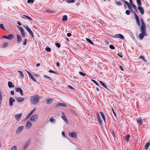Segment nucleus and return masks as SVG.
Instances as JSON below:
<instances>
[{
	"label": "nucleus",
	"instance_id": "nucleus-1",
	"mask_svg": "<svg viewBox=\"0 0 150 150\" xmlns=\"http://www.w3.org/2000/svg\"><path fill=\"white\" fill-rule=\"evenodd\" d=\"M141 25L140 26V30L141 33L139 35V38L140 40H142L144 36L147 35L146 32V27L144 20L142 18L140 19Z\"/></svg>",
	"mask_w": 150,
	"mask_h": 150
},
{
	"label": "nucleus",
	"instance_id": "nucleus-2",
	"mask_svg": "<svg viewBox=\"0 0 150 150\" xmlns=\"http://www.w3.org/2000/svg\"><path fill=\"white\" fill-rule=\"evenodd\" d=\"M40 97L38 94H35L30 97V102L33 105H36L39 102Z\"/></svg>",
	"mask_w": 150,
	"mask_h": 150
},
{
	"label": "nucleus",
	"instance_id": "nucleus-3",
	"mask_svg": "<svg viewBox=\"0 0 150 150\" xmlns=\"http://www.w3.org/2000/svg\"><path fill=\"white\" fill-rule=\"evenodd\" d=\"M17 27L18 29L21 32V33L22 37L23 38L25 37L26 36L27 34L26 33L24 32V30L23 28L18 26H17Z\"/></svg>",
	"mask_w": 150,
	"mask_h": 150
},
{
	"label": "nucleus",
	"instance_id": "nucleus-4",
	"mask_svg": "<svg viewBox=\"0 0 150 150\" xmlns=\"http://www.w3.org/2000/svg\"><path fill=\"white\" fill-rule=\"evenodd\" d=\"M38 115L37 114H35L32 116L30 119V120L32 122H36L38 119Z\"/></svg>",
	"mask_w": 150,
	"mask_h": 150
},
{
	"label": "nucleus",
	"instance_id": "nucleus-5",
	"mask_svg": "<svg viewBox=\"0 0 150 150\" xmlns=\"http://www.w3.org/2000/svg\"><path fill=\"white\" fill-rule=\"evenodd\" d=\"M134 15L135 17V18L136 20L137 24L139 26H140V23L139 21V18L137 15L134 12Z\"/></svg>",
	"mask_w": 150,
	"mask_h": 150
},
{
	"label": "nucleus",
	"instance_id": "nucleus-6",
	"mask_svg": "<svg viewBox=\"0 0 150 150\" xmlns=\"http://www.w3.org/2000/svg\"><path fill=\"white\" fill-rule=\"evenodd\" d=\"M24 27L25 28L27 31L30 33V34L33 37H34V35L33 34L31 30L30 29V28L28 27V26L27 25H23Z\"/></svg>",
	"mask_w": 150,
	"mask_h": 150
},
{
	"label": "nucleus",
	"instance_id": "nucleus-7",
	"mask_svg": "<svg viewBox=\"0 0 150 150\" xmlns=\"http://www.w3.org/2000/svg\"><path fill=\"white\" fill-rule=\"evenodd\" d=\"M30 141L28 140L25 142L24 145L23 146V149L24 150H26V148L28 147L30 142Z\"/></svg>",
	"mask_w": 150,
	"mask_h": 150
},
{
	"label": "nucleus",
	"instance_id": "nucleus-8",
	"mask_svg": "<svg viewBox=\"0 0 150 150\" xmlns=\"http://www.w3.org/2000/svg\"><path fill=\"white\" fill-rule=\"evenodd\" d=\"M113 37L116 38H119L122 40H124V36L122 34H116Z\"/></svg>",
	"mask_w": 150,
	"mask_h": 150
},
{
	"label": "nucleus",
	"instance_id": "nucleus-9",
	"mask_svg": "<svg viewBox=\"0 0 150 150\" xmlns=\"http://www.w3.org/2000/svg\"><path fill=\"white\" fill-rule=\"evenodd\" d=\"M69 135L70 137L74 138H76L77 137L76 134L74 132H72L69 133Z\"/></svg>",
	"mask_w": 150,
	"mask_h": 150
},
{
	"label": "nucleus",
	"instance_id": "nucleus-10",
	"mask_svg": "<svg viewBox=\"0 0 150 150\" xmlns=\"http://www.w3.org/2000/svg\"><path fill=\"white\" fill-rule=\"evenodd\" d=\"M2 37L4 38H6L9 40H11L13 38V36L11 34H10L8 36L3 35Z\"/></svg>",
	"mask_w": 150,
	"mask_h": 150
},
{
	"label": "nucleus",
	"instance_id": "nucleus-11",
	"mask_svg": "<svg viewBox=\"0 0 150 150\" xmlns=\"http://www.w3.org/2000/svg\"><path fill=\"white\" fill-rule=\"evenodd\" d=\"M15 101V100L13 98L10 97L9 100V105L10 106H12L13 104V102Z\"/></svg>",
	"mask_w": 150,
	"mask_h": 150
},
{
	"label": "nucleus",
	"instance_id": "nucleus-12",
	"mask_svg": "<svg viewBox=\"0 0 150 150\" xmlns=\"http://www.w3.org/2000/svg\"><path fill=\"white\" fill-rule=\"evenodd\" d=\"M15 98L16 100L19 102H22L24 100V99L23 97H15Z\"/></svg>",
	"mask_w": 150,
	"mask_h": 150
},
{
	"label": "nucleus",
	"instance_id": "nucleus-13",
	"mask_svg": "<svg viewBox=\"0 0 150 150\" xmlns=\"http://www.w3.org/2000/svg\"><path fill=\"white\" fill-rule=\"evenodd\" d=\"M32 124L30 121L27 122L26 125V127L27 129H30L32 126Z\"/></svg>",
	"mask_w": 150,
	"mask_h": 150
},
{
	"label": "nucleus",
	"instance_id": "nucleus-14",
	"mask_svg": "<svg viewBox=\"0 0 150 150\" xmlns=\"http://www.w3.org/2000/svg\"><path fill=\"white\" fill-rule=\"evenodd\" d=\"M22 114L21 113L17 114L15 115V118L17 121L19 120L22 116Z\"/></svg>",
	"mask_w": 150,
	"mask_h": 150
},
{
	"label": "nucleus",
	"instance_id": "nucleus-15",
	"mask_svg": "<svg viewBox=\"0 0 150 150\" xmlns=\"http://www.w3.org/2000/svg\"><path fill=\"white\" fill-rule=\"evenodd\" d=\"M138 9L142 15H143L144 13L143 8L141 6H138Z\"/></svg>",
	"mask_w": 150,
	"mask_h": 150
},
{
	"label": "nucleus",
	"instance_id": "nucleus-16",
	"mask_svg": "<svg viewBox=\"0 0 150 150\" xmlns=\"http://www.w3.org/2000/svg\"><path fill=\"white\" fill-rule=\"evenodd\" d=\"M23 126H20L19 127L18 129L16 131V133L17 134L18 133L21 132V131L23 129Z\"/></svg>",
	"mask_w": 150,
	"mask_h": 150
},
{
	"label": "nucleus",
	"instance_id": "nucleus-17",
	"mask_svg": "<svg viewBox=\"0 0 150 150\" xmlns=\"http://www.w3.org/2000/svg\"><path fill=\"white\" fill-rule=\"evenodd\" d=\"M53 99L47 98L46 99V102L47 104H49L52 103L53 102Z\"/></svg>",
	"mask_w": 150,
	"mask_h": 150
},
{
	"label": "nucleus",
	"instance_id": "nucleus-18",
	"mask_svg": "<svg viewBox=\"0 0 150 150\" xmlns=\"http://www.w3.org/2000/svg\"><path fill=\"white\" fill-rule=\"evenodd\" d=\"M16 91L17 92H20V93L22 96L23 95V92L22 89L18 87L16 88Z\"/></svg>",
	"mask_w": 150,
	"mask_h": 150
},
{
	"label": "nucleus",
	"instance_id": "nucleus-19",
	"mask_svg": "<svg viewBox=\"0 0 150 150\" xmlns=\"http://www.w3.org/2000/svg\"><path fill=\"white\" fill-rule=\"evenodd\" d=\"M35 109L36 108H35L31 111V112L27 115L26 117V119L28 118L33 114V113L35 111Z\"/></svg>",
	"mask_w": 150,
	"mask_h": 150
},
{
	"label": "nucleus",
	"instance_id": "nucleus-20",
	"mask_svg": "<svg viewBox=\"0 0 150 150\" xmlns=\"http://www.w3.org/2000/svg\"><path fill=\"white\" fill-rule=\"evenodd\" d=\"M62 106V107H67L66 105L65 104L63 103H58L57 105V107H58V106Z\"/></svg>",
	"mask_w": 150,
	"mask_h": 150
},
{
	"label": "nucleus",
	"instance_id": "nucleus-21",
	"mask_svg": "<svg viewBox=\"0 0 150 150\" xmlns=\"http://www.w3.org/2000/svg\"><path fill=\"white\" fill-rule=\"evenodd\" d=\"M137 123H139L140 125H142L143 123V121L141 118H139L137 120Z\"/></svg>",
	"mask_w": 150,
	"mask_h": 150
},
{
	"label": "nucleus",
	"instance_id": "nucleus-22",
	"mask_svg": "<svg viewBox=\"0 0 150 150\" xmlns=\"http://www.w3.org/2000/svg\"><path fill=\"white\" fill-rule=\"evenodd\" d=\"M8 86L9 88H11L14 87V86L12 82L8 81Z\"/></svg>",
	"mask_w": 150,
	"mask_h": 150
},
{
	"label": "nucleus",
	"instance_id": "nucleus-23",
	"mask_svg": "<svg viewBox=\"0 0 150 150\" xmlns=\"http://www.w3.org/2000/svg\"><path fill=\"white\" fill-rule=\"evenodd\" d=\"M17 41L18 42H19L21 41V36L19 35H17Z\"/></svg>",
	"mask_w": 150,
	"mask_h": 150
},
{
	"label": "nucleus",
	"instance_id": "nucleus-24",
	"mask_svg": "<svg viewBox=\"0 0 150 150\" xmlns=\"http://www.w3.org/2000/svg\"><path fill=\"white\" fill-rule=\"evenodd\" d=\"M130 5L131 6V7L133 8L135 11H137V7L133 3L131 4Z\"/></svg>",
	"mask_w": 150,
	"mask_h": 150
},
{
	"label": "nucleus",
	"instance_id": "nucleus-25",
	"mask_svg": "<svg viewBox=\"0 0 150 150\" xmlns=\"http://www.w3.org/2000/svg\"><path fill=\"white\" fill-rule=\"evenodd\" d=\"M150 144L149 142H147L145 144L144 146V148L146 150H147L150 146Z\"/></svg>",
	"mask_w": 150,
	"mask_h": 150
},
{
	"label": "nucleus",
	"instance_id": "nucleus-26",
	"mask_svg": "<svg viewBox=\"0 0 150 150\" xmlns=\"http://www.w3.org/2000/svg\"><path fill=\"white\" fill-rule=\"evenodd\" d=\"M24 17H22L21 18H22L26 19L27 18L28 20H32V19L30 18V17H29L28 16H26V15H24Z\"/></svg>",
	"mask_w": 150,
	"mask_h": 150
},
{
	"label": "nucleus",
	"instance_id": "nucleus-27",
	"mask_svg": "<svg viewBox=\"0 0 150 150\" xmlns=\"http://www.w3.org/2000/svg\"><path fill=\"white\" fill-rule=\"evenodd\" d=\"M100 114L101 116H102V117L103 118V119L104 121L105 122V116L104 115V114L102 112H100Z\"/></svg>",
	"mask_w": 150,
	"mask_h": 150
},
{
	"label": "nucleus",
	"instance_id": "nucleus-28",
	"mask_svg": "<svg viewBox=\"0 0 150 150\" xmlns=\"http://www.w3.org/2000/svg\"><path fill=\"white\" fill-rule=\"evenodd\" d=\"M86 40L90 44L93 45L94 43L90 39L88 38H86Z\"/></svg>",
	"mask_w": 150,
	"mask_h": 150
},
{
	"label": "nucleus",
	"instance_id": "nucleus-29",
	"mask_svg": "<svg viewBox=\"0 0 150 150\" xmlns=\"http://www.w3.org/2000/svg\"><path fill=\"white\" fill-rule=\"evenodd\" d=\"M18 72L20 74V76L21 78V79H23L24 77V75H23V72L21 71H18Z\"/></svg>",
	"mask_w": 150,
	"mask_h": 150
},
{
	"label": "nucleus",
	"instance_id": "nucleus-30",
	"mask_svg": "<svg viewBox=\"0 0 150 150\" xmlns=\"http://www.w3.org/2000/svg\"><path fill=\"white\" fill-rule=\"evenodd\" d=\"M67 15H64L63 16L62 21H65L67 20Z\"/></svg>",
	"mask_w": 150,
	"mask_h": 150
},
{
	"label": "nucleus",
	"instance_id": "nucleus-31",
	"mask_svg": "<svg viewBox=\"0 0 150 150\" xmlns=\"http://www.w3.org/2000/svg\"><path fill=\"white\" fill-rule=\"evenodd\" d=\"M29 76L32 80H33L35 82H37L36 79L32 74L30 75Z\"/></svg>",
	"mask_w": 150,
	"mask_h": 150
},
{
	"label": "nucleus",
	"instance_id": "nucleus-32",
	"mask_svg": "<svg viewBox=\"0 0 150 150\" xmlns=\"http://www.w3.org/2000/svg\"><path fill=\"white\" fill-rule=\"evenodd\" d=\"M137 2L138 6H141L142 5V3L141 1V0H137Z\"/></svg>",
	"mask_w": 150,
	"mask_h": 150
},
{
	"label": "nucleus",
	"instance_id": "nucleus-33",
	"mask_svg": "<svg viewBox=\"0 0 150 150\" xmlns=\"http://www.w3.org/2000/svg\"><path fill=\"white\" fill-rule=\"evenodd\" d=\"M79 74L80 75L82 76L83 77H85L86 76H87L86 74L84 73L81 71H79Z\"/></svg>",
	"mask_w": 150,
	"mask_h": 150
},
{
	"label": "nucleus",
	"instance_id": "nucleus-34",
	"mask_svg": "<svg viewBox=\"0 0 150 150\" xmlns=\"http://www.w3.org/2000/svg\"><path fill=\"white\" fill-rule=\"evenodd\" d=\"M100 82L102 84V86L106 89H107V86L101 81H100Z\"/></svg>",
	"mask_w": 150,
	"mask_h": 150
},
{
	"label": "nucleus",
	"instance_id": "nucleus-35",
	"mask_svg": "<svg viewBox=\"0 0 150 150\" xmlns=\"http://www.w3.org/2000/svg\"><path fill=\"white\" fill-rule=\"evenodd\" d=\"M139 58L140 59H142L144 62H146V59H145V57L144 56H142L141 55L139 57Z\"/></svg>",
	"mask_w": 150,
	"mask_h": 150
},
{
	"label": "nucleus",
	"instance_id": "nucleus-36",
	"mask_svg": "<svg viewBox=\"0 0 150 150\" xmlns=\"http://www.w3.org/2000/svg\"><path fill=\"white\" fill-rule=\"evenodd\" d=\"M116 4L118 6H121L122 5V3L120 1H115Z\"/></svg>",
	"mask_w": 150,
	"mask_h": 150
},
{
	"label": "nucleus",
	"instance_id": "nucleus-37",
	"mask_svg": "<svg viewBox=\"0 0 150 150\" xmlns=\"http://www.w3.org/2000/svg\"><path fill=\"white\" fill-rule=\"evenodd\" d=\"M98 123L100 125H101L102 124V121L100 118L98 119Z\"/></svg>",
	"mask_w": 150,
	"mask_h": 150
},
{
	"label": "nucleus",
	"instance_id": "nucleus-38",
	"mask_svg": "<svg viewBox=\"0 0 150 150\" xmlns=\"http://www.w3.org/2000/svg\"><path fill=\"white\" fill-rule=\"evenodd\" d=\"M0 28L3 29L4 30H5L6 29L4 27L3 24H0Z\"/></svg>",
	"mask_w": 150,
	"mask_h": 150
},
{
	"label": "nucleus",
	"instance_id": "nucleus-39",
	"mask_svg": "<svg viewBox=\"0 0 150 150\" xmlns=\"http://www.w3.org/2000/svg\"><path fill=\"white\" fill-rule=\"evenodd\" d=\"M45 50L47 52H50L51 51V49L49 47H47L45 48Z\"/></svg>",
	"mask_w": 150,
	"mask_h": 150
},
{
	"label": "nucleus",
	"instance_id": "nucleus-40",
	"mask_svg": "<svg viewBox=\"0 0 150 150\" xmlns=\"http://www.w3.org/2000/svg\"><path fill=\"white\" fill-rule=\"evenodd\" d=\"M17 150V147L16 146H12L11 148V150Z\"/></svg>",
	"mask_w": 150,
	"mask_h": 150
},
{
	"label": "nucleus",
	"instance_id": "nucleus-41",
	"mask_svg": "<svg viewBox=\"0 0 150 150\" xmlns=\"http://www.w3.org/2000/svg\"><path fill=\"white\" fill-rule=\"evenodd\" d=\"M75 0H67V2L68 3H71L74 2Z\"/></svg>",
	"mask_w": 150,
	"mask_h": 150
},
{
	"label": "nucleus",
	"instance_id": "nucleus-42",
	"mask_svg": "<svg viewBox=\"0 0 150 150\" xmlns=\"http://www.w3.org/2000/svg\"><path fill=\"white\" fill-rule=\"evenodd\" d=\"M117 54L118 56L119 57H122L123 56L122 55V54L121 52H120V53H118Z\"/></svg>",
	"mask_w": 150,
	"mask_h": 150
},
{
	"label": "nucleus",
	"instance_id": "nucleus-43",
	"mask_svg": "<svg viewBox=\"0 0 150 150\" xmlns=\"http://www.w3.org/2000/svg\"><path fill=\"white\" fill-rule=\"evenodd\" d=\"M27 40L25 38L24 40V41H23V45H25L26 44V42Z\"/></svg>",
	"mask_w": 150,
	"mask_h": 150
},
{
	"label": "nucleus",
	"instance_id": "nucleus-44",
	"mask_svg": "<svg viewBox=\"0 0 150 150\" xmlns=\"http://www.w3.org/2000/svg\"><path fill=\"white\" fill-rule=\"evenodd\" d=\"M91 80L93 82V83H94L96 84L98 86H99L98 84L97 83L96 81L95 80H94L91 79Z\"/></svg>",
	"mask_w": 150,
	"mask_h": 150
},
{
	"label": "nucleus",
	"instance_id": "nucleus-45",
	"mask_svg": "<svg viewBox=\"0 0 150 150\" xmlns=\"http://www.w3.org/2000/svg\"><path fill=\"white\" fill-rule=\"evenodd\" d=\"M130 11L128 10H126L125 12V13L127 15H129L130 14Z\"/></svg>",
	"mask_w": 150,
	"mask_h": 150
},
{
	"label": "nucleus",
	"instance_id": "nucleus-46",
	"mask_svg": "<svg viewBox=\"0 0 150 150\" xmlns=\"http://www.w3.org/2000/svg\"><path fill=\"white\" fill-rule=\"evenodd\" d=\"M50 122H55V120L54 119V118L52 117H50Z\"/></svg>",
	"mask_w": 150,
	"mask_h": 150
},
{
	"label": "nucleus",
	"instance_id": "nucleus-47",
	"mask_svg": "<svg viewBox=\"0 0 150 150\" xmlns=\"http://www.w3.org/2000/svg\"><path fill=\"white\" fill-rule=\"evenodd\" d=\"M55 45L58 48H59L61 46L60 44L58 43H56Z\"/></svg>",
	"mask_w": 150,
	"mask_h": 150
},
{
	"label": "nucleus",
	"instance_id": "nucleus-48",
	"mask_svg": "<svg viewBox=\"0 0 150 150\" xmlns=\"http://www.w3.org/2000/svg\"><path fill=\"white\" fill-rule=\"evenodd\" d=\"M44 77L45 78H47L48 79H51V77H50L49 76H47L46 75H44Z\"/></svg>",
	"mask_w": 150,
	"mask_h": 150
},
{
	"label": "nucleus",
	"instance_id": "nucleus-49",
	"mask_svg": "<svg viewBox=\"0 0 150 150\" xmlns=\"http://www.w3.org/2000/svg\"><path fill=\"white\" fill-rule=\"evenodd\" d=\"M34 1V0H28L27 2L28 3H33Z\"/></svg>",
	"mask_w": 150,
	"mask_h": 150
},
{
	"label": "nucleus",
	"instance_id": "nucleus-50",
	"mask_svg": "<svg viewBox=\"0 0 150 150\" xmlns=\"http://www.w3.org/2000/svg\"><path fill=\"white\" fill-rule=\"evenodd\" d=\"M126 139L127 140V141H128V139L130 137V135L128 134H127L126 136Z\"/></svg>",
	"mask_w": 150,
	"mask_h": 150
},
{
	"label": "nucleus",
	"instance_id": "nucleus-51",
	"mask_svg": "<svg viewBox=\"0 0 150 150\" xmlns=\"http://www.w3.org/2000/svg\"><path fill=\"white\" fill-rule=\"evenodd\" d=\"M110 48L114 50L115 49V47L112 45H110L109 46Z\"/></svg>",
	"mask_w": 150,
	"mask_h": 150
},
{
	"label": "nucleus",
	"instance_id": "nucleus-52",
	"mask_svg": "<svg viewBox=\"0 0 150 150\" xmlns=\"http://www.w3.org/2000/svg\"><path fill=\"white\" fill-rule=\"evenodd\" d=\"M111 110H112V111L114 115H115V117H116V114L115 113V112L114 111V110L113 108L112 107Z\"/></svg>",
	"mask_w": 150,
	"mask_h": 150
},
{
	"label": "nucleus",
	"instance_id": "nucleus-53",
	"mask_svg": "<svg viewBox=\"0 0 150 150\" xmlns=\"http://www.w3.org/2000/svg\"><path fill=\"white\" fill-rule=\"evenodd\" d=\"M62 118L64 121L67 120L66 116L64 115L62 116Z\"/></svg>",
	"mask_w": 150,
	"mask_h": 150
},
{
	"label": "nucleus",
	"instance_id": "nucleus-54",
	"mask_svg": "<svg viewBox=\"0 0 150 150\" xmlns=\"http://www.w3.org/2000/svg\"><path fill=\"white\" fill-rule=\"evenodd\" d=\"M128 8L130 9L131 11H132V7L130 5V4H129L127 6Z\"/></svg>",
	"mask_w": 150,
	"mask_h": 150
},
{
	"label": "nucleus",
	"instance_id": "nucleus-55",
	"mask_svg": "<svg viewBox=\"0 0 150 150\" xmlns=\"http://www.w3.org/2000/svg\"><path fill=\"white\" fill-rule=\"evenodd\" d=\"M122 1H123V2H124L125 4H126V5L127 6L128 5H129V3L126 1H125V0H122Z\"/></svg>",
	"mask_w": 150,
	"mask_h": 150
},
{
	"label": "nucleus",
	"instance_id": "nucleus-56",
	"mask_svg": "<svg viewBox=\"0 0 150 150\" xmlns=\"http://www.w3.org/2000/svg\"><path fill=\"white\" fill-rule=\"evenodd\" d=\"M7 42H5L4 43V44H3V47H6L7 46Z\"/></svg>",
	"mask_w": 150,
	"mask_h": 150
},
{
	"label": "nucleus",
	"instance_id": "nucleus-57",
	"mask_svg": "<svg viewBox=\"0 0 150 150\" xmlns=\"http://www.w3.org/2000/svg\"><path fill=\"white\" fill-rule=\"evenodd\" d=\"M68 87L70 89H73L74 90V88L70 85H69L68 86Z\"/></svg>",
	"mask_w": 150,
	"mask_h": 150
},
{
	"label": "nucleus",
	"instance_id": "nucleus-58",
	"mask_svg": "<svg viewBox=\"0 0 150 150\" xmlns=\"http://www.w3.org/2000/svg\"><path fill=\"white\" fill-rule=\"evenodd\" d=\"M96 115H97V118L98 119L99 118H100V116L98 113V112L97 113Z\"/></svg>",
	"mask_w": 150,
	"mask_h": 150
},
{
	"label": "nucleus",
	"instance_id": "nucleus-59",
	"mask_svg": "<svg viewBox=\"0 0 150 150\" xmlns=\"http://www.w3.org/2000/svg\"><path fill=\"white\" fill-rule=\"evenodd\" d=\"M119 68H120V70H121V71H124V69L121 66H120Z\"/></svg>",
	"mask_w": 150,
	"mask_h": 150
},
{
	"label": "nucleus",
	"instance_id": "nucleus-60",
	"mask_svg": "<svg viewBox=\"0 0 150 150\" xmlns=\"http://www.w3.org/2000/svg\"><path fill=\"white\" fill-rule=\"evenodd\" d=\"M67 35L68 37H70L71 36V34L70 33H68L67 34Z\"/></svg>",
	"mask_w": 150,
	"mask_h": 150
},
{
	"label": "nucleus",
	"instance_id": "nucleus-61",
	"mask_svg": "<svg viewBox=\"0 0 150 150\" xmlns=\"http://www.w3.org/2000/svg\"><path fill=\"white\" fill-rule=\"evenodd\" d=\"M48 71L50 73H55L53 70H49Z\"/></svg>",
	"mask_w": 150,
	"mask_h": 150
},
{
	"label": "nucleus",
	"instance_id": "nucleus-62",
	"mask_svg": "<svg viewBox=\"0 0 150 150\" xmlns=\"http://www.w3.org/2000/svg\"><path fill=\"white\" fill-rule=\"evenodd\" d=\"M11 93L12 95H13L14 94V91H11Z\"/></svg>",
	"mask_w": 150,
	"mask_h": 150
},
{
	"label": "nucleus",
	"instance_id": "nucleus-63",
	"mask_svg": "<svg viewBox=\"0 0 150 150\" xmlns=\"http://www.w3.org/2000/svg\"><path fill=\"white\" fill-rule=\"evenodd\" d=\"M25 71H26L27 73L29 75V76L31 74L29 72H28V71H26V70H25Z\"/></svg>",
	"mask_w": 150,
	"mask_h": 150
},
{
	"label": "nucleus",
	"instance_id": "nucleus-64",
	"mask_svg": "<svg viewBox=\"0 0 150 150\" xmlns=\"http://www.w3.org/2000/svg\"><path fill=\"white\" fill-rule=\"evenodd\" d=\"M56 65H57V66L58 67H59L60 66V64H59V63L58 62H57L56 63Z\"/></svg>",
	"mask_w": 150,
	"mask_h": 150
}]
</instances>
